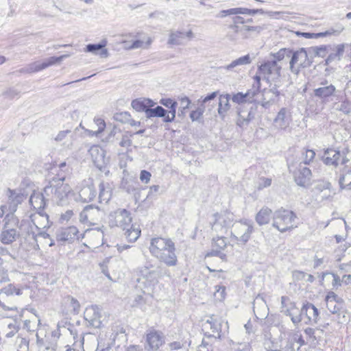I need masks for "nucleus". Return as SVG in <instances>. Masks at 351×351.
I'll return each mask as SVG.
<instances>
[{
    "label": "nucleus",
    "instance_id": "c85d7f7f",
    "mask_svg": "<svg viewBox=\"0 0 351 351\" xmlns=\"http://www.w3.org/2000/svg\"><path fill=\"white\" fill-rule=\"evenodd\" d=\"M8 195L9 211L13 213L16 210L18 205L23 201L24 196L22 193H17L16 191L10 189L8 190Z\"/></svg>",
    "mask_w": 351,
    "mask_h": 351
},
{
    "label": "nucleus",
    "instance_id": "69168bd1",
    "mask_svg": "<svg viewBox=\"0 0 351 351\" xmlns=\"http://www.w3.org/2000/svg\"><path fill=\"white\" fill-rule=\"evenodd\" d=\"M18 351H28L29 340L26 338L20 337L17 339Z\"/></svg>",
    "mask_w": 351,
    "mask_h": 351
},
{
    "label": "nucleus",
    "instance_id": "2eb2a0df",
    "mask_svg": "<svg viewBox=\"0 0 351 351\" xmlns=\"http://www.w3.org/2000/svg\"><path fill=\"white\" fill-rule=\"evenodd\" d=\"M320 85V87L314 89L313 95L322 102H328L332 97L336 95L337 91L335 86L332 84H328L326 80L321 82Z\"/></svg>",
    "mask_w": 351,
    "mask_h": 351
},
{
    "label": "nucleus",
    "instance_id": "f03ea898",
    "mask_svg": "<svg viewBox=\"0 0 351 351\" xmlns=\"http://www.w3.org/2000/svg\"><path fill=\"white\" fill-rule=\"evenodd\" d=\"M282 53L281 49L277 52L270 53L269 58L258 65V73L262 75L263 80L278 83V80L281 78L282 71V66L279 62L285 60V58H280L282 56Z\"/></svg>",
    "mask_w": 351,
    "mask_h": 351
},
{
    "label": "nucleus",
    "instance_id": "39448f33",
    "mask_svg": "<svg viewBox=\"0 0 351 351\" xmlns=\"http://www.w3.org/2000/svg\"><path fill=\"white\" fill-rule=\"evenodd\" d=\"M253 232V222L249 219H241L232 225L231 238L234 239L237 244L245 245L250 239L251 234Z\"/></svg>",
    "mask_w": 351,
    "mask_h": 351
},
{
    "label": "nucleus",
    "instance_id": "9d476101",
    "mask_svg": "<svg viewBox=\"0 0 351 351\" xmlns=\"http://www.w3.org/2000/svg\"><path fill=\"white\" fill-rule=\"evenodd\" d=\"M258 104H252L245 107H237V125L240 128H245L255 118L257 112Z\"/></svg>",
    "mask_w": 351,
    "mask_h": 351
},
{
    "label": "nucleus",
    "instance_id": "774afa93",
    "mask_svg": "<svg viewBox=\"0 0 351 351\" xmlns=\"http://www.w3.org/2000/svg\"><path fill=\"white\" fill-rule=\"evenodd\" d=\"M198 351H213L210 342L203 339L202 343L199 346Z\"/></svg>",
    "mask_w": 351,
    "mask_h": 351
},
{
    "label": "nucleus",
    "instance_id": "a19ab883",
    "mask_svg": "<svg viewBox=\"0 0 351 351\" xmlns=\"http://www.w3.org/2000/svg\"><path fill=\"white\" fill-rule=\"evenodd\" d=\"M168 115L167 110H165L160 106H157L156 107L152 108V107L149 108V110L146 111V117L148 119L152 117H161L163 118V121L166 119L167 116Z\"/></svg>",
    "mask_w": 351,
    "mask_h": 351
},
{
    "label": "nucleus",
    "instance_id": "c9c22d12",
    "mask_svg": "<svg viewBox=\"0 0 351 351\" xmlns=\"http://www.w3.org/2000/svg\"><path fill=\"white\" fill-rule=\"evenodd\" d=\"M272 211L267 207L262 208L256 215V221L259 226L267 224L271 217Z\"/></svg>",
    "mask_w": 351,
    "mask_h": 351
},
{
    "label": "nucleus",
    "instance_id": "c756f323",
    "mask_svg": "<svg viewBox=\"0 0 351 351\" xmlns=\"http://www.w3.org/2000/svg\"><path fill=\"white\" fill-rule=\"evenodd\" d=\"M31 220L36 230H41L50 226L49 216L45 212L39 211L32 215Z\"/></svg>",
    "mask_w": 351,
    "mask_h": 351
},
{
    "label": "nucleus",
    "instance_id": "4c0bfd02",
    "mask_svg": "<svg viewBox=\"0 0 351 351\" xmlns=\"http://www.w3.org/2000/svg\"><path fill=\"white\" fill-rule=\"evenodd\" d=\"M230 95L229 94L221 95L219 97L218 113L222 119H224L226 112L230 108Z\"/></svg>",
    "mask_w": 351,
    "mask_h": 351
},
{
    "label": "nucleus",
    "instance_id": "58836bf2",
    "mask_svg": "<svg viewBox=\"0 0 351 351\" xmlns=\"http://www.w3.org/2000/svg\"><path fill=\"white\" fill-rule=\"evenodd\" d=\"M51 175H49V182H55L59 184H64V181L66 177L67 173L65 170H60L58 168L53 167L51 169Z\"/></svg>",
    "mask_w": 351,
    "mask_h": 351
},
{
    "label": "nucleus",
    "instance_id": "338daca9",
    "mask_svg": "<svg viewBox=\"0 0 351 351\" xmlns=\"http://www.w3.org/2000/svg\"><path fill=\"white\" fill-rule=\"evenodd\" d=\"M132 136V133L127 132L123 134L119 145L123 147H128L132 145L131 137Z\"/></svg>",
    "mask_w": 351,
    "mask_h": 351
},
{
    "label": "nucleus",
    "instance_id": "f3484780",
    "mask_svg": "<svg viewBox=\"0 0 351 351\" xmlns=\"http://www.w3.org/2000/svg\"><path fill=\"white\" fill-rule=\"evenodd\" d=\"M79 198L82 202H89L93 201L97 196V191L93 181L88 180H84L82 182L79 191Z\"/></svg>",
    "mask_w": 351,
    "mask_h": 351
},
{
    "label": "nucleus",
    "instance_id": "680f3d73",
    "mask_svg": "<svg viewBox=\"0 0 351 351\" xmlns=\"http://www.w3.org/2000/svg\"><path fill=\"white\" fill-rule=\"evenodd\" d=\"M300 346H298L292 338L286 341V345L282 348V351H298Z\"/></svg>",
    "mask_w": 351,
    "mask_h": 351
},
{
    "label": "nucleus",
    "instance_id": "f257e3e1",
    "mask_svg": "<svg viewBox=\"0 0 351 351\" xmlns=\"http://www.w3.org/2000/svg\"><path fill=\"white\" fill-rule=\"evenodd\" d=\"M282 56L280 58L289 60V69L293 74L298 75L301 69L311 66L313 60V56L309 53L308 48H300L293 50L291 48H282Z\"/></svg>",
    "mask_w": 351,
    "mask_h": 351
},
{
    "label": "nucleus",
    "instance_id": "aec40b11",
    "mask_svg": "<svg viewBox=\"0 0 351 351\" xmlns=\"http://www.w3.org/2000/svg\"><path fill=\"white\" fill-rule=\"evenodd\" d=\"M174 243L170 239H165L162 237L153 238L150 242L149 247L150 253L157 258L162 251H165V249L169 247H172Z\"/></svg>",
    "mask_w": 351,
    "mask_h": 351
},
{
    "label": "nucleus",
    "instance_id": "603ef678",
    "mask_svg": "<svg viewBox=\"0 0 351 351\" xmlns=\"http://www.w3.org/2000/svg\"><path fill=\"white\" fill-rule=\"evenodd\" d=\"M337 110L348 114L351 112V101L346 97L337 106Z\"/></svg>",
    "mask_w": 351,
    "mask_h": 351
},
{
    "label": "nucleus",
    "instance_id": "423d86ee",
    "mask_svg": "<svg viewBox=\"0 0 351 351\" xmlns=\"http://www.w3.org/2000/svg\"><path fill=\"white\" fill-rule=\"evenodd\" d=\"M295 219L296 215L293 211L281 208L273 215V226L284 232L293 228Z\"/></svg>",
    "mask_w": 351,
    "mask_h": 351
},
{
    "label": "nucleus",
    "instance_id": "052dcab7",
    "mask_svg": "<svg viewBox=\"0 0 351 351\" xmlns=\"http://www.w3.org/2000/svg\"><path fill=\"white\" fill-rule=\"evenodd\" d=\"M36 231L33 230V228L31 227V232H28V234H32V239L35 240V241L38 242V238H43L48 239L49 238V234L46 232L41 230H36Z\"/></svg>",
    "mask_w": 351,
    "mask_h": 351
},
{
    "label": "nucleus",
    "instance_id": "49530a36",
    "mask_svg": "<svg viewBox=\"0 0 351 351\" xmlns=\"http://www.w3.org/2000/svg\"><path fill=\"white\" fill-rule=\"evenodd\" d=\"M125 230V234L130 242H135L141 235V230L134 227V225L130 224V226Z\"/></svg>",
    "mask_w": 351,
    "mask_h": 351
},
{
    "label": "nucleus",
    "instance_id": "a878e982",
    "mask_svg": "<svg viewBox=\"0 0 351 351\" xmlns=\"http://www.w3.org/2000/svg\"><path fill=\"white\" fill-rule=\"evenodd\" d=\"M108 44L106 39H103L97 44H88L86 46L85 51L92 53L95 55H99L101 58H107L109 53L105 47Z\"/></svg>",
    "mask_w": 351,
    "mask_h": 351
},
{
    "label": "nucleus",
    "instance_id": "dca6fc26",
    "mask_svg": "<svg viewBox=\"0 0 351 351\" xmlns=\"http://www.w3.org/2000/svg\"><path fill=\"white\" fill-rule=\"evenodd\" d=\"M69 55L65 54L59 57L51 56L49 58L44 60L43 62H35L28 66L27 71L29 73H36L50 66L62 62L64 58H67Z\"/></svg>",
    "mask_w": 351,
    "mask_h": 351
},
{
    "label": "nucleus",
    "instance_id": "bf43d9fd",
    "mask_svg": "<svg viewBox=\"0 0 351 351\" xmlns=\"http://www.w3.org/2000/svg\"><path fill=\"white\" fill-rule=\"evenodd\" d=\"M303 156V162L302 165H308L315 158V153L312 149H306L304 152L302 153Z\"/></svg>",
    "mask_w": 351,
    "mask_h": 351
},
{
    "label": "nucleus",
    "instance_id": "de8ad7c7",
    "mask_svg": "<svg viewBox=\"0 0 351 351\" xmlns=\"http://www.w3.org/2000/svg\"><path fill=\"white\" fill-rule=\"evenodd\" d=\"M308 49L310 54L313 56V58L316 56L324 58L328 53V46L326 45L311 47Z\"/></svg>",
    "mask_w": 351,
    "mask_h": 351
},
{
    "label": "nucleus",
    "instance_id": "09e8293b",
    "mask_svg": "<svg viewBox=\"0 0 351 351\" xmlns=\"http://www.w3.org/2000/svg\"><path fill=\"white\" fill-rule=\"evenodd\" d=\"M180 108L178 110V115L180 117H184L185 116L186 110L189 108L191 103V99L186 97H182L180 99Z\"/></svg>",
    "mask_w": 351,
    "mask_h": 351
},
{
    "label": "nucleus",
    "instance_id": "0e129e2a",
    "mask_svg": "<svg viewBox=\"0 0 351 351\" xmlns=\"http://www.w3.org/2000/svg\"><path fill=\"white\" fill-rule=\"evenodd\" d=\"M343 30V27H341L339 29H329L324 32L315 33V38L320 37H325L330 35H339Z\"/></svg>",
    "mask_w": 351,
    "mask_h": 351
},
{
    "label": "nucleus",
    "instance_id": "37998d69",
    "mask_svg": "<svg viewBox=\"0 0 351 351\" xmlns=\"http://www.w3.org/2000/svg\"><path fill=\"white\" fill-rule=\"evenodd\" d=\"M64 302L68 307V313L75 315L80 312V303L74 298L69 295L64 298Z\"/></svg>",
    "mask_w": 351,
    "mask_h": 351
},
{
    "label": "nucleus",
    "instance_id": "79ce46f5",
    "mask_svg": "<svg viewBox=\"0 0 351 351\" xmlns=\"http://www.w3.org/2000/svg\"><path fill=\"white\" fill-rule=\"evenodd\" d=\"M185 33L180 31H172L169 34L167 44L170 45H181L184 44Z\"/></svg>",
    "mask_w": 351,
    "mask_h": 351
},
{
    "label": "nucleus",
    "instance_id": "8fccbe9b",
    "mask_svg": "<svg viewBox=\"0 0 351 351\" xmlns=\"http://www.w3.org/2000/svg\"><path fill=\"white\" fill-rule=\"evenodd\" d=\"M21 293L22 292L20 289L16 288L12 284H10L1 290L0 295L5 294V295L9 296L15 294L16 295H20Z\"/></svg>",
    "mask_w": 351,
    "mask_h": 351
},
{
    "label": "nucleus",
    "instance_id": "c03bdc74",
    "mask_svg": "<svg viewBox=\"0 0 351 351\" xmlns=\"http://www.w3.org/2000/svg\"><path fill=\"white\" fill-rule=\"evenodd\" d=\"M339 184L341 189L351 190V168L343 170L339 178Z\"/></svg>",
    "mask_w": 351,
    "mask_h": 351
},
{
    "label": "nucleus",
    "instance_id": "5701e85b",
    "mask_svg": "<svg viewBox=\"0 0 351 351\" xmlns=\"http://www.w3.org/2000/svg\"><path fill=\"white\" fill-rule=\"evenodd\" d=\"M78 230L75 226H69L58 230L56 232V239L58 241H73L77 237Z\"/></svg>",
    "mask_w": 351,
    "mask_h": 351
},
{
    "label": "nucleus",
    "instance_id": "5fc2aeb1",
    "mask_svg": "<svg viewBox=\"0 0 351 351\" xmlns=\"http://www.w3.org/2000/svg\"><path fill=\"white\" fill-rule=\"evenodd\" d=\"M271 84H273L274 86L269 90H267L266 89L263 90V95L267 93H272L275 95V97H278L280 95V92L278 90V88H280L282 85L281 78L278 80V83L275 82H267Z\"/></svg>",
    "mask_w": 351,
    "mask_h": 351
},
{
    "label": "nucleus",
    "instance_id": "f8f14e48",
    "mask_svg": "<svg viewBox=\"0 0 351 351\" xmlns=\"http://www.w3.org/2000/svg\"><path fill=\"white\" fill-rule=\"evenodd\" d=\"M212 230L217 232L226 233L230 227H232L234 221L233 214L230 213H215Z\"/></svg>",
    "mask_w": 351,
    "mask_h": 351
},
{
    "label": "nucleus",
    "instance_id": "2f4dec72",
    "mask_svg": "<svg viewBox=\"0 0 351 351\" xmlns=\"http://www.w3.org/2000/svg\"><path fill=\"white\" fill-rule=\"evenodd\" d=\"M45 193L34 192L29 198L31 206L38 212H44L43 209L46 205Z\"/></svg>",
    "mask_w": 351,
    "mask_h": 351
},
{
    "label": "nucleus",
    "instance_id": "4d7b16f0",
    "mask_svg": "<svg viewBox=\"0 0 351 351\" xmlns=\"http://www.w3.org/2000/svg\"><path fill=\"white\" fill-rule=\"evenodd\" d=\"M328 275H330L333 278L332 285L334 288L337 289V287H339V286L341 285V283H343L341 280L340 279L339 276H337V274H334V273H332V272H324V273H322V278H321V282H322L324 280V277L326 276H328Z\"/></svg>",
    "mask_w": 351,
    "mask_h": 351
},
{
    "label": "nucleus",
    "instance_id": "393cba45",
    "mask_svg": "<svg viewBox=\"0 0 351 351\" xmlns=\"http://www.w3.org/2000/svg\"><path fill=\"white\" fill-rule=\"evenodd\" d=\"M227 245L226 238L223 237H217L213 239V249L210 252L208 253L207 256H216L223 259L226 255L221 252V250H223Z\"/></svg>",
    "mask_w": 351,
    "mask_h": 351
},
{
    "label": "nucleus",
    "instance_id": "1a4fd4ad",
    "mask_svg": "<svg viewBox=\"0 0 351 351\" xmlns=\"http://www.w3.org/2000/svg\"><path fill=\"white\" fill-rule=\"evenodd\" d=\"M131 223V213L126 209L119 208L109 214L108 223L111 228L119 227L125 230L130 226Z\"/></svg>",
    "mask_w": 351,
    "mask_h": 351
},
{
    "label": "nucleus",
    "instance_id": "e433bc0d",
    "mask_svg": "<svg viewBox=\"0 0 351 351\" xmlns=\"http://www.w3.org/2000/svg\"><path fill=\"white\" fill-rule=\"evenodd\" d=\"M344 44L338 45L335 52L330 53L325 60V65H330L332 62L339 61L344 53Z\"/></svg>",
    "mask_w": 351,
    "mask_h": 351
},
{
    "label": "nucleus",
    "instance_id": "ea45409f",
    "mask_svg": "<svg viewBox=\"0 0 351 351\" xmlns=\"http://www.w3.org/2000/svg\"><path fill=\"white\" fill-rule=\"evenodd\" d=\"M252 58L249 54L241 56L226 65L224 68L227 71H232L234 68L240 66H245L251 64Z\"/></svg>",
    "mask_w": 351,
    "mask_h": 351
},
{
    "label": "nucleus",
    "instance_id": "ddd939ff",
    "mask_svg": "<svg viewBox=\"0 0 351 351\" xmlns=\"http://www.w3.org/2000/svg\"><path fill=\"white\" fill-rule=\"evenodd\" d=\"M104 211L98 206L90 204L84 207L80 214V220L82 223H88L95 224L96 222L102 219Z\"/></svg>",
    "mask_w": 351,
    "mask_h": 351
},
{
    "label": "nucleus",
    "instance_id": "864d4df0",
    "mask_svg": "<svg viewBox=\"0 0 351 351\" xmlns=\"http://www.w3.org/2000/svg\"><path fill=\"white\" fill-rule=\"evenodd\" d=\"M204 112V106L201 105L196 110H192L190 113V118L192 121H199Z\"/></svg>",
    "mask_w": 351,
    "mask_h": 351
},
{
    "label": "nucleus",
    "instance_id": "f704fd0d",
    "mask_svg": "<svg viewBox=\"0 0 351 351\" xmlns=\"http://www.w3.org/2000/svg\"><path fill=\"white\" fill-rule=\"evenodd\" d=\"M281 312L290 317L291 321L292 317H295V315L293 311L294 310H298L295 304L292 302L287 296L281 297Z\"/></svg>",
    "mask_w": 351,
    "mask_h": 351
},
{
    "label": "nucleus",
    "instance_id": "3c124183",
    "mask_svg": "<svg viewBox=\"0 0 351 351\" xmlns=\"http://www.w3.org/2000/svg\"><path fill=\"white\" fill-rule=\"evenodd\" d=\"M38 351H56L57 345L51 342H44L38 340L37 342Z\"/></svg>",
    "mask_w": 351,
    "mask_h": 351
},
{
    "label": "nucleus",
    "instance_id": "bb28decb",
    "mask_svg": "<svg viewBox=\"0 0 351 351\" xmlns=\"http://www.w3.org/2000/svg\"><path fill=\"white\" fill-rule=\"evenodd\" d=\"M251 93L247 91L245 93L239 92L233 94L230 99L232 102L238 105L237 107H245L249 104H256V99L250 95Z\"/></svg>",
    "mask_w": 351,
    "mask_h": 351
},
{
    "label": "nucleus",
    "instance_id": "a18cd8bd",
    "mask_svg": "<svg viewBox=\"0 0 351 351\" xmlns=\"http://www.w3.org/2000/svg\"><path fill=\"white\" fill-rule=\"evenodd\" d=\"M250 9L246 8H234L221 10L218 17L224 18L228 15L247 14L249 15Z\"/></svg>",
    "mask_w": 351,
    "mask_h": 351
},
{
    "label": "nucleus",
    "instance_id": "473e14b6",
    "mask_svg": "<svg viewBox=\"0 0 351 351\" xmlns=\"http://www.w3.org/2000/svg\"><path fill=\"white\" fill-rule=\"evenodd\" d=\"M155 104L156 103L151 99L138 98L132 101L131 106L137 112H144L146 114V111Z\"/></svg>",
    "mask_w": 351,
    "mask_h": 351
},
{
    "label": "nucleus",
    "instance_id": "6e6d98bb",
    "mask_svg": "<svg viewBox=\"0 0 351 351\" xmlns=\"http://www.w3.org/2000/svg\"><path fill=\"white\" fill-rule=\"evenodd\" d=\"M327 308L328 311L332 314H340L341 309L342 308V302H331L330 301L328 304H326Z\"/></svg>",
    "mask_w": 351,
    "mask_h": 351
},
{
    "label": "nucleus",
    "instance_id": "4be33fe9",
    "mask_svg": "<svg viewBox=\"0 0 351 351\" xmlns=\"http://www.w3.org/2000/svg\"><path fill=\"white\" fill-rule=\"evenodd\" d=\"M146 341L149 350L155 351L165 343V337L161 332L153 329L147 334Z\"/></svg>",
    "mask_w": 351,
    "mask_h": 351
},
{
    "label": "nucleus",
    "instance_id": "e2e57ef3",
    "mask_svg": "<svg viewBox=\"0 0 351 351\" xmlns=\"http://www.w3.org/2000/svg\"><path fill=\"white\" fill-rule=\"evenodd\" d=\"M119 117H123L125 119L128 120L129 123L131 126H140L141 125V121H137L134 119H130V115L126 112L121 113L119 114H117L116 119L123 121V120L121 118H119Z\"/></svg>",
    "mask_w": 351,
    "mask_h": 351
},
{
    "label": "nucleus",
    "instance_id": "20e7f679",
    "mask_svg": "<svg viewBox=\"0 0 351 351\" xmlns=\"http://www.w3.org/2000/svg\"><path fill=\"white\" fill-rule=\"evenodd\" d=\"M18 228V219L13 215H6L0 234V241L5 245L14 242L20 236Z\"/></svg>",
    "mask_w": 351,
    "mask_h": 351
},
{
    "label": "nucleus",
    "instance_id": "72a5a7b5",
    "mask_svg": "<svg viewBox=\"0 0 351 351\" xmlns=\"http://www.w3.org/2000/svg\"><path fill=\"white\" fill-rule=\"evenodd\" d=\"M98 198L100 203H108L112 197V188L109 183L101 182L99 184Z\"/></svg>",
    "mask_w": 351,
    "mask_h": 351
},
{
    "label": "nucleus",
    "instance_id": "a211bd4d",
    "mask_svg": "<svg viewBox=\"0 0 351 351\" xmlns=\"http://www.w3.org/2000/svg\"><path fill=\"white\" fill-rule=\"evenodd\" d=\"M204 329L210 328L211 332H207L205 333V336L208 339H221V319L215 317L214 315L210 317V318L203 324Z\"/></svg>",
    "mask_w": 351,
    "mask_h": 351
},
{
    "label": "nucleus",
    "instance_id": "13d9d810",
    "mask_svg": "<svg viewBox=\"0 0 351 351\" xmlns=\"http://www.w3.org/2000/svg\"><path fill=\"white\" fill-rule=\"evenodd\" d=\"M151 43L152 40L149 38H148L146 43H144L143 40H136L133 41L132 45L130 46H128L127 48L128 49L147 48V47L150 45Z\"/></svg>",
    "mask_w": 351,
    "mask_h": 351
},
{
    "label": "nucleus",
    "instance_id": "0eeeda50",
    "mask_svg": "<svg viewBox=\"0 0 351 351\" xmlns=\"http://www.w3.org/2000/svg\"><path fill=\"white\" fill-rule=\"evenodd\" d=\"M319 314V310L312 303L306 302L298 315L292 317V322L297 325L303 320L306 324H315L318 322Z\"/></svg>",
    "mask_w": 351,
    "mask_h": 351
},
{
    "label": "nucleus",
    "instance_id": "6e6552de",
    "mask_svg": "<svg viewBox=\"0 0 351 351\" xmlns=\"http://www.w3.org/2000/svg\"><path fill=\"white\" fill-rule=\"evenodd\" d=\"M160 276V268L149 264L140 268L138 282L144 284L145 287H152L158 283Z\"/></svg>",
    "mask_w": 351,
    "mask_h": 351
},
{
    "label": "nucleus",
    "instance_id": "9b49d317",
    "mask_svg": "<svg viewBox=\"0 0 351 351\" xmlns=\"http://www.w3.org/2000/svg\"><path fill=\"white\" fill-rule=\"evenodd\" d=\"M322 160L325 165L334 167L339 164L345 165L349 161L344 151L340 152L332 148L324 150Z\"/></svg>",
    "mask_w": 351,
    "mask_h": 351
},
{
    "label": "nucleus",
    "instance_id": "7ed1b4c3",
    "mask_svg": "<svg viewBox=\"0 0 351 351\" xmlns=\"http://www.w3.org/2000/svg\"><path fill=\"white\" fill-rule=\"evenodd\" d=\"M72 191L67 184L49 182L44 188V193L47 197L58 205H64L67 203L69 194Z\"/></svg>",
    "mask_w": 351,
    "mask_h": 351
},
{
    "label": "nucleus",
    "instance_id": "6ab92c4d",
    "mask_svg": "<svg viewBox=\"0 0 351 351\" xmlns=\"http://www.w3.org/2000/svg\"><path fill=\"white\" fill-rule=\"evenodd\" d=\"M291 121V110L289 108L287 107L281 108L274 119L276 126L282 130L289 128Z\"/></svg>",
    "mask_w": 351,
    "mask_h": 351
},
{
    "label": "nucleus",
    "instance_id": "cd10ccee",
    "mask_svg": "<svg viewBox=\"0 0 351 351\" xmlns=\"http://www.w3.org/2000/svg\"><path fill=\"white\" fill-rule=\"evenodd\" d=\"M89 152L95 165L98 169H101L106 163L105 151L98 146H93L90 148Z\"/></svg>",
    "mask_w": 351,
    "mask_h": 351
},
{
    "label": "nucleus",
    "instance_id": "b1692460",
    "mask_svg": "<svg viewBox=\"0 0 351 351\" xmlns=\"http://www.w3.org/2000/svg\"><path fill=\"white\" fill-rule=\"evenodd\" d=\"M175 251V244L173 243L172 247H167L165 251H162L157 258L169 267L175 266L178 262Z\"/></svg>",
    "mask_w": 351,
    "mask_h": 351
},
{
    "label": "nucleus",
    "instance_id": "4468645a",
    "mask_svg": "<svg viewBox=\"0 0 351 351\" xmlns=\"http://www.w3.org/2000/svg\"><path fill=\"white\" fill-rule=\"evenodd\" d=\"M84 317L89 326L95 328H99L103 325L101 309L97 305L86 307L84 313Z\"/></svg>",
    "mask_w": 351,
    "mask_h": 351
},
{
    "label": "nucleus",
    "instance_id": "7c9ffc66",
    "mask_svg": "<svg viewBox=\"0 0 351 351\" xmlns=\"http://www.w3.org/2000/svg\"><path fill=\"white\" fill-rule=\"evenodd\" d=\"M160 104L169 108V111H167L168 115L165 120V123L173 122L176 118L177 101L170 98H162L160 100Z\"/></svg>",
    "mask_w": 351,
    "mask_h": 351
},
{
    "label": "nucleus",
    "instance_id": "412c9836",
    "mask_svg": "<svg viewBox=\"0 0 351 351\" xmlns=\"http://www.w3.org/2000/svg\"><path fill=\"white\" fill-rule=\"evenodd\" d=\"M311 169L300 162L294 175L296 184L304 187L308 186L311 184Z\"/></svg>",
    "mask_w": 351,
    "mask_h": 351
}]
</instances>
